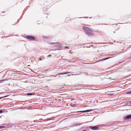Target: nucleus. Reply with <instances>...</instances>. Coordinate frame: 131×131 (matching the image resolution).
Masks as SVG:
<instances>
[{
	"instance_id": "f257e3e1",
	"label": "nucleus",
	"mask_w": 131,
	"mask_h": 131,
	"mask_svg": "<svg viewBox=\"0 0 131 131\" xmlns=\"http://www.w3.org/2000/svg\"><path fill=\"white\" fill-rule=\"evenodd\" d=\"M84 31L85 32L86 31H91L92 29L90 28L85 26H83L82 27Z\"/></svg>"
},
{
	"instance_id": "f03ea898",
	"label": "nucleus",
	"mask_w": 131,
	"mask_h": 131,
	"mask_svg": "<svg viewBox=\"0 0 131 131\" xmlns=\"http://www.w3.org/2000/svg\"><path fill=\"white\" fill-rule=\"evenodd\" d=\"M85 33L87 35L89 36H93V34L92 33V30L91 31H86Z\"/></svg>"
},
{
	"instance_id": "7ed1b4c3",
	"label": "nucleus",
	"mask_w": 131,
	"mask_h": 131,
	"mask_svg": "<svg viewBox=\"0 0 131 131\" xmlns=\"http://www.w3.org/2000/svg\"><path fill=\"white\" fill-rule=\"evenodd\" d=\"M27 38L28 39H31L33 40H35V38L33 36H27Z\"/></svg>"
},
{
	"instance_id": "20e7f679",
	"label": "nucleus",
	"mask_w": 131,
	"mask_h": 131,
	"mask_svg": "<svg viewBox=\"0 0 131 131\" xmlns=\"http://www.w3.org/2000/svg\"><path fill=\"white\" fill-rule=\"evenodd\" d=\"M89 127L92 130H96L99 129V127H97L96 126H90Z\"/></svg>"
},
{
	"instance_id": "39448f33",
	"label": "nucleus",
	"mask_w": 131,
	"mask_h": 131,
	"mask_svg": "<svg viewBox=\"0 0 131 131\" xmlns=\"http://www.w3.org/2000/svg\"><path fill=\"white\" fill-rule=\"evenodd\" d=\"M92 110H93L91 109V110H87L84 111H77V112H82V113H84V112H89L92 111Z\"/></svg>"
},
{
	"instance_id": "423d86ee",
	"label": "nucleus",
	"mask_w": 131,
	"mask_h": 131,
	"mask_svg": "<svg viewBox=\"0 0 131 131\" xmlns=\"http://www.w3.org/2000/svg\"><path fill=\"white\" fill-rule=\"evenodd\" d=\"M130 118H131V114L127 115L125 117V119H128Z\"/></svg>"
},
{
	"instance_id": "0eeeda50",
	"label": "nucleus",
	"mask_w": 131,
	"mask_h": 131,
	"mask_svg": "<svg viewBox=\"0 0 131 131\" xmlns=\"http://www.w3.org/2000/svg\"><path fill=\"white\" fill-rule=\"evenodd\" d=\"M27 95H32V94L31 93H27Z\"/></svg>"
},
{
	"instance_id": "6e6552de",
	"label": "nucleus",
	"mask_w": 131,
	"mask_h": 131,
	"mask_svg": "<svg viewBox=\"0 0 131 131\" xmlns=\"http://www.w3.org/2000/svg\"><path fill=\"white\" fill-rule=\"evenodd\" d=\"M127 94H131V91L128 92H127Z\"/></svg>"
},
{
	"instance_id": "1a4fd4ad",
	"label": "nucleus",
	"mask_w": 131,
	"mask_h": 131,
	"mask_svg": "<svg viewBox=\"0 0 131 131\" xmlns=\"http://www.w3.org/2000/svg\"><path fill=\"white\" fill-rule=\"evenodd\" d=\"M3 112V111L2 110H0V113H2Z\"/></svg>"
},
{
	"instance_id": "9d476101",
	"label": "nucleus",
	"mask_w": 131,
	"mask_h": 131,
	"mask_svg": "<svg viewBox=\"0 0 131 131\" xmlns=\"http://www.w3.org/2000/svg\"><path fill=\"white\" fill-rule=\"evenodd\" d=\"M55 43H54V42H52V43H50V44H54Z\"/></svg>"
},
{
	"instance_id": "9b49d317",
	"label": "nucleus",
	"mask_w": 131,
	"mask_h": 131,
	"mask_svg": "<svg viewBox=\"0 0 131 131\" xmlns=\"http://www.w3.org/2000/svg\"><path fill=\"white\" fill-rule=\"evenodd\" d=\"M108 58H105V59H103V60H106L108 59Z\"/></svg>"
},
{
	"instance_id": "f8f14e48",
	"label": "nucleus",
	"mask_w": 131,
	"mask_h": 131,
	"mask_svg": "<svg viewBox=\"0 0 131 131\" xmlns=\"http://www.w3.org/2000/svg\"><path fill=\"white\" fill-rule=\"evenodd\" d=\"M70 105H71V106H74V105H72V104H70Z\"/></svg>"
},
{
	"instance_id": "ddd939ff",
	"label": "nucleus",
	"mask_w": 131,
	"mask_h": 131,
	"mask_svg": "<svg viewBox=\"0 0 131 131\" xmlns=\"http://www.w3.org/2000/svg\"><path fill=\"white\" fill-rule=\"evenodd\" d=\"M2 128V126H0V128Z\"/></svg>"
},
{
	"instance_id": "4468645a",
	"label": "nucleus",
	"mask_w": 131,
	"mask_h": 131,
	"mask_svg": "<svg viewBox=\"0 0 131 131\" xmlns=\"http://www.w3.org/2000/svg\"><path fill=\"white\" fill-rule=\"evenodd\" d=\"M51 56L50 55H49L48 56V57H50Z\"/></svg>"
},
{
	"instance_id": "2eb2a0df",
	"label": "nucleus",
	"mask_w": 131,
	"mask_h": 131,
	"mask_svg": "<svg viewBox=\"0 0 131 131\" xmlns=\"http://www.w3.org/2000/svg\"><path fill=\"white\" fill-rule=\"evenodd\" d=\"M42 59H41V58H40V60H42Z\"/></svg>"
},
{
	"instance_id": "dca6fc26",
	"label": "nucleus",
	"mask_w": 131,
	"mask_h": 131,
	"mask_svg": "<svg viewBox=\"0 0 131 131\" xmlns=\"http://www.w3.org/2000/svg\"><path fill=\"white\" fill-rule=\"evenodd\" d=\"M86 131V130H83V131Z\"/></svg>"
}]
</instances>
